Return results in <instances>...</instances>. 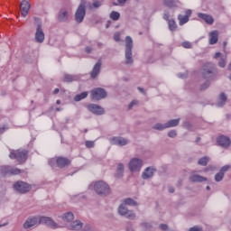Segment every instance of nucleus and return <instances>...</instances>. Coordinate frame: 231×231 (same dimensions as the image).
Listing matches in <instances>:
<instances>
[{"mask_svg": "<svg viewBox=\"0 0 231 231\" xmlns=\"http://www.w3.org/2000/svg\"><path fill=\"white\" fill-rule=\"evenodd\" d=\"M208 171H216V167L209 166L204 169L203 172H208Z\"/></svg>", "mask_w": 231, "mask_h": 231, "instance_id": "52", "label": "nucleus"}, {"mask_svg": "<svg viewBox=\"0 0 231 231\" xmlns=\"http://www.w3.org/2000/svg\"><path fill=\"white\" fill-rule=\"evenodd\" d=\"M109 17L112 21H118V19H120V14L116 11H113L110 13Z\"/></svg>", "mask_w": 231, "mask_h": 231, "instance_id": "34", "label": "nucleus"}, {"mask_svg": "<svg viewBox=\"0 0 231 231\" xmlns=\"http://www.w3.org/2000/svg\"><path fill=\"white\" fill-rule=\"evenodd\" d=\"M210 86V82H206V84L205 85H202V87H201V89H207V88H208Z\"/></svg>", "mask_w": 231, "mask_h": 231, "instance_id": "55", "label": "nucleus"}, {"mask_svg": "<svg viewBox=\"0 0 231 231\" xmlns=\"http://www.w3.org/2000/svg\"><path fill=\"white\" fill-rule=\"evenodd\" d=\"M117 212L119 216H124L127 219H134V217H136L134 211L129 210L127 206H125L122 202L117 208Z\"/></svg>", "mask_w": 231, "mask_h": 231, "instance_id": "7", "label": "nucleus"}, {"mask_svg": "<svg viewBox=\"0 0 231 231\" xmlns=\"http://www.w3.org/2000/svg\"><path fill=\"white\" fill-rule=\"evenodd\" d=\"M212 69H214V64L212 63H206L202 69V75L205 79H208L212 77Z\"/></svg>", "mask_w": 231, "mask_h": 231, "instance_id": "17", "label": "nucleus"}, {"mask_svg": "<svg viewBox=\"0 0 231 231\" xmlns=\"http://www.w3.org/2000/svg\"><path fill=\"white\" fill-rule=\"evenodd\" d=\"M168 136L170 138H176V136H178V133L176 132V130H171L170 132H168Z\"/></svg>", "mask_w": 231, "mask_h": 231, "instance_id": "44", "label": "nucleus"}, {"mask_svg": "<svg viewBox=\"0 0 231 231\" xmlns=\"http://www.w3.org/2000/svg\"><path fill=\"white\" fill-rule=\"evenodd\" d=\"M217 143L218 145H221V147H229L231 141L230 138L225 135H221L217 138Z\"/></svg>", "mask_w": 231, "mask_h": 231, "instance_id": "22", "label": "nucleus"}, {"mask_svg": "<svg viewBox=\"0 0 231 231\" xmlns=\"http://www.w3.org/2000/svg\"><path fill=\"white\" fill-rule=\"evenodd\" d=\"M134 106H138V100H133L129 105H128V109H133Z\"/></svg>", "mask_w": 231, "mask_h": 231, "instance_id": "46", "label": "nucleus"}, {"mask_svg": "<svg viewBox=\"0 0 231 231\" xmlns=\"http://www.w3.org/2000/svg\"><path fill=\"white\" fill-rule=\"evenodd\" d=\"M141 226H142L143 230H151L152 226L149 222H143Z\"/></svg>", "mask_w": 231, "mask_h": 231, "instance_id": "42", "label": "nucleus"}, {"mask_svg": "<svg viewBox=\"0 0 231 231\" xmlns=\"http://www.w3.org/2000/svg\"><path fill=\"white\" fill-rule=\"evenodd\" d=\"M7 129H8V126H6V125L1 126L0 127V134L5 133V131H6Z\"/></svg>", "mask_w": 231, "mask_h": 231, "instance_id": "53", "label": "nucleus"}, {"mask_svg": "<svg viewBox=\"0 0 231 231\" xmlns=\"http://www.w3.org/2000/svg\"><path fill=\"white\" fill-rule=\"evenodd\" d=\"M1 172L4 176H6V174L17 175V174H21V170L17 168H12L10 166H3L1 168Z\"/></svg>", "mask_w": 231, "mask_h": 231, "instance_id": "15", "label": "nucleus"}, {"mask_svg": "<svg viewBox=\"0 0 231 231\" xmlns=\"http://www.w3.org/2000/svg\"><path fill=\"white\" fill-rule=\"evenodd\" d=\"M125 169V166L124 165V163H118L116 168L117 174L119 175L124 174Z\"/></svg>", "mask_w": 231, "mask_h": 231, "instance_id": "37", "label": "nucleus"}, {"mask_svg": "<svg viewBox=\"0 0 231 231\" xmlns=\"http://www.w3.org/2000/svg\"><path fill=\"white\" fill-rule=\"evenodd\" d=\"M30 8H31L30 2H28L26 0H23L20 3V9H21V12H22V17H26L28 15V14H30Z\"/></svg>", "mask_w": 231, "mask_h": 231, "instance_id": "16", "label": "nucleus"}, {"mask_svg": "<svg viewBox=\"0 0 231 231\" xmlns=\"http://www.w3.org/2000/svg\"><path fill=\"white\" fill-rule=\"evenodd\" d=\"M206 189L210 190V186H207Z\"/></svg>", "mask_w": 231, "mask_h": 231, "instance_id": "64", "label": "nucleus"}, {"mask_svg": "<svg viewBox=\"0 0 231 231\" xmlns=\"http://www.w3.org/2000/svg\"><path fill=\"white\" fill-rule=\"evenodd\" d=\"M170 8H181V2L180 0H173Z\"/></svg>", "mask_w": 231, "mask_h": 231, "instance_id": "41", "label": "nucleus"}, {"mask_svg": "<svg viewBox=\"0 0 231 231\" xmlns=\"http://www.w3.org/2000/svg\"><path fill=\"white\" fill-rule=\"evenodd\" d=\"M74 80H78L77 76H71L69 74H66L64 76V81L65 82H73Z\"/></svg>", "mask_w": 231, "mask_h": 231, "instance_id": "35", "label": "nucleus"}, {"mask_svg": "<svg viewBox=\"0 0 231 231\" xmlns=\"http://www.w3.org/2000/svg\"><path fill=\"white\" fill-rule=\"evenodd\" d=\"M154 172H156V170H154V168H146L142 174L143 180H150V178H152L154 176Z\"/></svg>", "mask_w": 231, "mask_h": 231, "instance_id": "20", "label": "nucleus"}, {"mask_svg": "<svg viewBox=\"0 0 231 231\" xmlns=\"http://www.w3.org/2000/svg\"><path fill=\"white\" fill-rule=\"evenodd\" d=\"M125 64H133L134 60H133V38L131 36H126L125 40Z\"/></svg>", "mask_w": 231, "mask_h": 231, "instance_id": "3", "label": "nucleus"}, {"mask_svg": "<svg viewBox=\"0 0 231 231\" xmlns=\"http://www.w3.org/2000/svg\"><path fill=\"white\" fill-rule=\"evenodd\" d=\"M168 25L171 32H176L178 29V25L176 24V21H174V19L168 20Z\"/></svg>", "mask_w": 231, "mask_h": 231, "instance_id": "31", "label": "nucleus"}, {"mask_svg": "<svg viewBox=\"0 0 231 231\" xmlns=\"http://www.w3.org/2000/svg\"><path fill=\"white\" fill-rule=\"evenodd\" d=\"M121 203L126 207H138V203L131 198L124 199Z\"/></svg>", "mask_w": 231, "mask_h": 231, "instance_id": "29", "label": "nucleus"}, {"mask_svg": "<svg viewBox=\"0 0 231 231\" xmlns=\"http://www.w3.org/2000/svg\"><path fill=\"white\" fill-rule=\"evenodd\" d=\"M71 161L65 157H56L49 161V165L52 168L60 167V169H64V167H68Z\"/></svg>", "mask_w": 231, "mask_h": 231, "instance_id": "4", "label": "nucleus"}, {"mask_svg": "<svg viewBox=\"0 0 231 231\" xmlns=\"http://www.w3.org/2000/svg\"><path fill=\"white\" fill-rule=\"evenodd\" d=\"M92 100H102L107 97V92L102 88H97L90 91Z\"/></svg>", "mask_w": 231, "mask_h": 231, "instance_id": "9", "label": "nucleus"}, {"mask_svg": "<svg viewBox=\"0 0 231 231\" xmlns=\"http://www.w3.org/2000/svg\"><path fill=\"white\" fill-rule=\"evenodd\" d=\"M37 223H39V219L35 217H28L24 224H23V227L24 228H32V226H35V225H37Z\"/></svg>", "mask_w": 231, "mask_h": 231, "instance_id": "19", "label": "nucleus"}, {"mask_svg": "<svg viewBox=\"0 0 231 231\" xmlns=\"http://www.w3.org/2000/svg\"><path fill=\"white\" fill-rule=\"evenodd\" d=\"M57 93H59V88L54 89V95H57Z\"/></svg>", "mask_w": 231, "mask_h": 231, "instance_id": "63", "label": "nucleus"}, {"mask_svg": "<svg viewBox=\"0 0 231 231\" xmlns=\"http://www.w3.org/2000/svg\"><path fill=\"white\" fill-rule=\"evenodd\" d=\"M128 0H117V3L115 4L116 6H124Z\"/></svg>", "mask_w": 231, "mask_h": 231, "instance_id": "49", "label": "nucleus"}, {"mask_svg": "<svg viewBox=\"0 0 231 231\" xmlns=\"http://www.w3.org/2000/svg\"><path fill=\"white\" fill-rule=\"evenodd\" d=\"M180 125V118L178 119H171L166 123V128L169 129L171 127H177Z\"/></svg>", "mask_w": 231, "mask_h": 231, "instance_id": "30", "label": "nucleus"}, {"mask_svg": "<svg viewBox=\"0 0 231 231\" xmlns=\"http://www.w3.org/2000/svg\"><path fill=\"white\" fill-rule=\"evenodd\" d=\"M84 231H95V229H93V227L88 226Z\"/></svg>", "mask_w": 231, "mask_h": 231, "instance_id": "56", "label": "nucleus"}, {"mask_svg": "<svg viewBox=\"0 0 231 231\" xmlns=\"http://www.w3.org/2000/svg\"><path fill=\"white\" fill-rule=\"evenodd\" d=\"M223 178H225V173H223L222 171H219L215 175V181H217V182L223 181Z\"/></svg>", "mask_w": 231, "mask_h": 231, "instance_id": "38", "label": "nucleus"}, {"mask_svg": "<svg viewBox=\"0 0 231 231\" xmlns=\"http://www.w3.org/2000/svg\"><path fill=\"white\" fill-rule=\"evenodd\" d=\"M33 24L36 26L34 41L38 42V44H42L45 39L44 31L42 30V22H34Z\"/></svg>", "mask_w": 231, "mask_h": 231, "instance_id": "5", "label": "nucleus"}, {"mask_svg": "<svg viewBox=\"0 0 231 231\" xmlns=\"http://www.w3.org/2000/svg\"><path fill=\"white\" fill-rule=\"evenodd\" d=\"M169 192H170L171 194L174 193V188L170 187V188H169Z\"/></svg>", "mask_w": 231, "mask_h": 231, "instance_id": "58", "label": "nucleus"}, {"mask_svg": "<svg viewBox=\"0 0 231 231\" xmlns=\"http://www.w3.org/2000/svg\"><path fill=\"white\" fill-rule=\"evenodd\" d=\"M189 231H203V228L199 227V226H194L189 228Z\"/></svg>", "mask_w": 231, "mask_h": 231, "instance_id": "51", "label": "nucleus"}, {"mask_svg": "<svg viewBox=\"0 0 231 231\" xmlns=\"http://www.w3.org/2000/svg\"><path fill=\"white\" fill-rule=\"evenodd\" d=\"M169 17H170L169 12H165L164 14H163L164 21H169Z\"/></svg>", "mask_w": 231, "mask_h": 231, "instance_id": "54", "label": "nucleus"}, {"mask_svg": "<svg viewBox=\"0 0 231 231\" xmlns=\"http://www.w3.org/2000/svg\"><path fill=\"white\" fill-rule=\"evenodd\" d=\"M219 57H221V52L215 53L214 59H219Z\"/></svg>", "mask_w": 231, "mask_h": 231, "instance_id": "57", "label": "nucleus"}, {"mask_svg": "<svg viewBox=\"0 0 231 231\" xmlns=\"http://www.w3.org/2000/svg\"><path fill=\"white\" fill-rule=\"evenodd\" d=\"M198 17L205 21L207 24H214V17L212 15L203 13H199Z\"/></svg>", "mask_w": 231, "mask_h": 231, "instance_id": "21", "label": "nucleus"}, {"mask_svg": "<svg viewBox=\"0 0 231 231\" xmlns=\"http://www.w3.org/2000/svg\"><path fill=\"white\" fill-rule=\"evenodd\" d=\"M182 46H183V48H187V49L192 48V44L189 42H182Z\"/></svg>", "mask_w": 231, "mask_h": 231, "instance_id": "50", "label": "nucleus"}, {"mask_svg": "<svg viewBox=\"0 0 231 231\" xmlns=\"http://www.w3.org/2000/svg\"><path fill=\"white\" fill-rule=\"evenodd\" d=\"M127 168L132 174H138L143 168V159L140 157H133L127 163Z\"/></svg>", "mask_w": 231, "mask_h": 231, "instance_id": "2", "label": "nucleus"}, {"mask_svg": "<svg viewBox=\"0 0 231 231\" xmlns=\"http://www.w3.org/2000/svg\"><path fill=\"white\" fill-rule=\"evenodd\" d=\"M69 17V11H68V9L62 8L61 10H60V13L58 15L59 21H61V22L68 21Z\"/></svg>", "mask_w": 231, "mask_h": 231, "instance_id": "24", "label": "nucleus"}, {"mask_svg": "<svg viewBox=\"0 0 231 231\" xmlns=\"http://www.w3.org/2000/svg\"><path fill=\"white\" fill-rule=\"evenodd\" d=\"M208 37H209L208 39L209 44L211 45L217 44V41L219 39V32L217 30L211 31L208 33Z\"/></svg>", "mask_w": 231, "mask_h": 231, "instance_id": "18", "label": "nucleus"}, {"mask_svg": "<svg viewBox=\"0 0 231 231\" xmlns=\"http://www.w3.org/2000/svg\"><path fill=\"white\" fill-rule=\"evenodd\" d=\"M83 226V224L80 222V220H76L74 222H72L69 226V230H81Z\"/></svg>", "mask_w": 231, "mask_h": 231, "instance_id": "27", "label": "nucleus"}, {"mask_svg": "<svg viewBox=\"0 0 231 231\" xmlns=\"http://www.w3.org/2000/svg\"><path fill=\"white\" fill-rule=\"evenodd\" d=\"M189 180L193 181V183H203V181H207V178L199 174H192L189 177Z\"/></svg>", "mask_w": 231, "mask_h": 231, "instance_id": "26", "label": "nucleus"}, {"mask_svg": "<svg viewBox=\"0 0 231 231\" xmlns=\"http://www.w3.org/2000/svg\"><path fill=\"white\" fill-rule=\"evenodd\" d=\"M153 129L156 131H164V129H167V124L157 123L153 125Z\"/></svg>", "mask_w": 231, "mask_h": 231, "instance_id": "32", "label": "nucleus"}, {"mask_svg": "<svg viewBox=\"0 0 231 231\" xmlns=\"http://www.w3.org/2000/svg\"><path fill=\"white\" fill-rule=\"evenodd\" d=\"M179 77L180 79H185V77H187V74H184V75L179 74Z\"/></svg>", "mask_w": 231, "mask_h": 231, "instance_id": "61", "label": "nucleus"}, {"mask_svg": "<svg viewBox=\"0 0 231 231\" xmlns=\"http://www.w3.org/2000/svg\"><path fill=\"white\" fill-rule=\"evenodd\" d=\"M39 222L42 225H47V226H50L51 228H59V225L53 221V219L48 217H41L39 218Z\"/></svg>", "mask_w": 231, "mask_h": 231, "instance_id": "13", "label": "nucleus"}, {"mask_svg": "<svg viewBox=\"0 0 231 231\" xmlns=\"http://www.w3.org/2000/svg\"><path fill=\"white\" fill-rule=\"evenodd\" d=\"M9 157L12 160H18L20 163H23V162H26V158H28V152L24 150L12 151Z\"/></svg>", "mask_w": 231, "mask_h": 231, "instance_id": "8", "label": "nucleus"}, {"mask_svg": "<svg viewBox=\"0 0 231 231\" xmlns=\"http://www.w3.org/2000/svg\"><path fill=\"white\" fill-rule=\"evenodd\" d=\"M14 190L17 192H21L22 194H25V192H30L32 190V185L24 182V181H17L14 184Z\"/></svg>", "mask_w": 231, "mask_h": 231, "instance_id": "10", "label": "nucleus"}, {"mask_svg": "<svg viewBox=\"0 0 231 231\" xmlns=\"http://www.w3.org/2000/svg\"><path fill=\"white\" fill-rule=\"evenodd\" d=\"M84 17H86V1L82 0L75 12L74 19L76 23H83Z\"/></svg>", "mask_w": 231, "mask_h": 231, "instance_id": "6", "label": "nucleus"}, {"mask_svg": "<svg viewBox=\"0 0 231 231\" xmlns=\"http://www.w3.org/2000/svg\"><path fill=\"white\" fill-rule=\"evenodd\" d=\"M219 68H225L226 66V56H222L220 61L218 62Z\"/></svg>", "mask_w": 231, "mask_h": 231, "instance_id": "39", "label": "nucleus"}, {"mask_svg": "<svg viewBox=\"0 0 231 231\" xmlns=\"http://www.w3.org/2000/svg\"><path fill=\"white\" fill-rule=\"evenodd\" d=\"M226 98H227L226 94V93H221L218 96L217 106L218 107H223V106H225L226 104Z\"/></svg>", "mask_w": 231, "mask_h": 231, "instance_id": "28", "label": "nucleus"}, {"mask_svg": "<svg viewBox=\"0 0 231 231\" xmlns=\"http://www.w3.org/2000/svg\"><path fill=\"white\" fill-rule=\"evenodd\" d=\"M88 189L94 190L98 196H109L111 194V187L104 180L91 182Z\"/></svg>", "mask_w": 231, "mask_h": 231, "instance_id": "1", "label": "nucleus"}, {"mask_svg": "<svg viewBox=\"0 0 231 231\" xmlns=\"http://www.w3.org/2000/svg\"><path fill=\"white\" fill-rule=\"evenodd\" d=\"M172 3H174V0H163V4L169 8H171V6L172 5Z\"/></svg>", "mask_w": 231, "mask_h": 231, "instance_id": "47", "label": "nucleus"}, {"mask_svg": "<svg viewBox=\"0 0 231 231\" xmlns=\"http://www.w3.org/2000/svg\"><path fill=\"white\" fill-rule=\"evenodd\" d=\"M102 6V0H96L93 2L92 5H90V8H100Z\"/></svg>", "mask_w": 231, "mask_h": 231, "instance_id": "40", "label": "nucleus"}, {"mask_svg": "<svg viewBox=\"0 0 231 231\" xmlns=\"http://www.w3.org/2000/svg\"><path fill=\"white\" fill-rule=\"evenodd\" d=\"M230 164H226L220 169V172H223V174H225V172H228V171H230Z\"/></svg>", "mask_w": 231, "mask_h": 231, "instance_id": "43", "label": "nucleus"}, {"mask_svg": "<svg viewBox=\"0 0 231 231\" xmlns=\"http://www.w3.org/2000/svg\"><path fill=\"white\" fill-rule=\"evenodd\" d=\"M138 91H140V93H144L143 88H138Z\"/></svg>", "mask_w": 231, "mask_h": 231, "instance_id": "62", "label": "nucleus"}, {"mask_svg": "<svg viewBox=\"0 0 231 231\" xmlns=\"http://www.w3.org/2000/svg\"><path fill=\"white\" fill-rule=\"evenodd\" d=\"M61 219L64 223H71L75 219V215H73V212L69 211L61 215Z\"/></svg>", "mask_w": 231, "mask_h": 231, "instance_id": "25", "label": "nucleus"}, {"mask_svg": "<svg viewBox=\"0 0 231 231\" xmlns=\"http://www.w3.org/2000/svg\"><path fill=\"white\" fill-rule=\"evenodd\" d=\"M208 157H202L199 160L198 163L199 165H202V167H205L208 163Z\"/></svg>", "mask_w": 231, "mask_h": 231, "instance_id": "36", "label": "nucleus"}, {"mask_svg": "<svg viewBox=\"0 0 231 231\" xmlns=\"http://www.w3.org/2000/svg\"><path fill=\"white\" fill-rule=\"evenodd\" d=\"M86 147H88V149H91L93 147H95V142L94 141H87L85 143Z\"/></svg>", "mask_w": 231, "mask_h": 231, "instance_id": "45", "label": "nucleus"}, {"mask_svg": "<svg viewBox=\"0 0 231 231\" xmlns=\"http://www.w3.org/2000/svg\"><path fill=\"white\" fill-rule=\"evenodd\" d=\"M120 37H121L120 32H117L114 33V41H116V42H119Z\"/></svg>", "mask_w": 231, "mask_h": 231, "instance_id": "48", "label": "nucleus"}, {"mask_svg": "<svg viewBox=\"0 0 231 231\" xmlns=\"http://www.w3.org/2000/svg\"><path fill=\"white\" fill-rule=\"evenodd\" d=\"M85 51H87V53H91V48L87 47V48L85 49Z\"/></svg>", "mask_w": 231, "mask_h": 231, "instance_id": "59", "label": "nucleus"}, {"mask_svg": "<svg viewBox=\"0 0 231 231\" xmlns=\"http://www.w3.org/2000/svg\"><path fill=\"white\" fill-rule=\"evenodd\" d=\"M88 92H82V93L77 95V96L75 97L74 100H75L76 102H80V100H84V98H87V97H88Z\"/></svg>", "mask_w": 231, "mask_h": 231, "instance_id": "33", "label": "nucleus"}, {"mask_svg": "<svg viewBox=\"0 0 231 231\" xmlns=\"http://www.w3.org/2000/svg\"><path fill=\"white\" fill-rule=\"evenodd\" d=\"M109 142L112 145H118L119 147H124L129 143V141L124 137H112Z\"/></svg>", "mask_w": 231, "mask_h": 231, "instance_id": "14", "label": "nucleus"}, {"mask_svg": "<svg viewBox=\"0 0 231 231\" xmlns=\"http://www.w3.org/2000/svg\"><path fill=\"white\" fill-rule=\"evenodd\" d=\"M88 111H90V113H93V115H97V116L104 115L106 113V110L104 109V107L97 104H89L88 106Z\"/></svg>", "mask_w": 231, "mask_h": 231, "instance_id": "11", "label": "nucleus"}, {"mask_svg": "<svg viewBox=\"0 0 231 231\" xmlns=\"http://www.w3.org/2000/svg\"><path fill=\"white\" fill-rule=\"evenodd\" d=\"M191 15H192V10L190 9H188L185 11V15L179 14L178 21H179L180 26H183V24H187Z\"/></svg>", "mask_w": 231, "mask_h": 231, "instance_id": "12", "label": "nucleus"}, {"mask_svg": "<svg viewBox=\"0 0 231 231\" xmlns=\"http://www.w3.org/2000/svg\"><path fill=\"white\" fill-rule=\"evenodd\" d=\"M100 68H102V61L101 60H98L93 69H92V72H91V77L92 79H97V77H98V74L100 73Z\"/></svg>", "mask_w": 231, "mask_h": 231, "instance_id": "23", "label": "nucleus"}, {"mask_svg": "<svg viewBox=\"0 0 231 231\" xmlns=\"http://www.w3.org/2000/svg\"><path fill=\"white\" fill-rule=\"evenodd\" d=\"M126 230H127V231H134V227H133V226L127 227Z\"/></svg>", "mask_w": 231, "mask_h": 231, "instance_id": "60", "label": "nucleus"}]
</instances>
